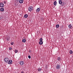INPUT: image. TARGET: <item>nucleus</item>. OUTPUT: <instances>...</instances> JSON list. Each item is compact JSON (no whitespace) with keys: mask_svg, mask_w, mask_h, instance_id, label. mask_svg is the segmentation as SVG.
I'll return each instance as SVG.
<instances>
[{"mask_svg":"<svg viewBox=\"0 0 73 73\" xmlns=\"http://www.w3.org/2000/svg\"><path fill=\"white\" fill-rule=\"evenodd\" d=\"M59 4H62V5L63 6L64 5V2H62V1L61 0H59Z\"/></svg>","mask_w":73,"mask_h":73,"instance_id":"1","label":"nucleus"},{"mask_svg":"<svg viewBox=\"0 0 73 73\" xmlns=\"http://www.w3.org/2000/svg\"><path fill=\"white\" fill-rule=\"evenodd\" d=\"M4 6V3L2 2H1L0 3V7L1 8H3Z\"/></svg>","mask_w":73,"mask_h":73,"instance_id":"2","label":"nucleus"},{"mask_svg":"<svg viewBox=\"0 0 73 73\" xmlns=\"http://www.w3.org/2000/svg\"><path fill=\"white\" fill-rule=\"evenodd\" d=\"M33 10V7L32 6H30L29 8V11L30 12H31L32 10Z\"/></svg>","mask_w":73,"mask_h":73,"instance_id":"3","label":"nucleus"},{"mask_svg":"<svg viewBox=\"0 0 73 73\" xmlns=\"http://www.w3.org/2000/svg\"><path fill=\"white\" fill-rule=\"evenodd\" d=\"M9 60V59L8 58H5L4 59V61L6 62V63H7L8 62V60Z\"/></svg>","mask_w":73,"mask_h":73,"instance_id":"4","label":"nucleus"},{"mask_svg":"<svg viewBox=\"0 0 73 73\" xmlns=\"http://www.w3.org/2000/svg\"><path fill=\"white\" fill-rule=\"evenodd\" d=\"M19 64H20L21 66H22L23 64H24V61H21L19 62Z\"/></svg>","mask_w":73,"mask_h":73,"instance_id":"5","label":"nucleus"},{"mask_svg":"<svg viewBox=\"0 0 73 73\" xmlns=\"http://www.w3.org/2000/svg\"><path fill=\"white\" fill-rule=\"evenodd\" d=\"M8 64H12V60H9L8 61Z\"/></svg>","mask_w":73,"mask_h":73,"instance_id":"6","label":"nucleus"},{"mask_svg":"<svg viewBox=\"0 0 73 73\" xmlns=\"http://www.w3.org/2000/svg\"><path fill=\"white\" fill-rule=\"evenodd\" d=\"M60 67H61V66H60V65L59 64H58L56 66V68L57 69H60Z\"/></svg>","mask_w":73,"mask_h":73,"instance_id":"7","label":"nucleus"},{"mask_svg":"<svg viewBox=\"0 0 73 73\" xmlns=\"http://www.w3.org/2000/svg\"><path fill=\"white\" fill-rule=\"evenodd\" d=\"M19 2L20 4H22L24 2V0H19Z\"/></svg>","mask_w":73,"mask_h":73,"instance_id":"8","label":"nucleus"},{"mask_svg":"<svg viewBox=\"0 0 73 73\" xmlns=\"http://www.w3.org/2000/svg\"><path fill=\"white\" fill-rule=\"evenodd\" d=\"M40 11V8H37L36 10V12H39Z\"/></svg>","mask_w":73,"mask_h":73,"instance_id":"9","label":"nucleus"},{"mask_svg":"<svg viewBox=\"0 0 73 73\" xmlns=\"http://www.w3.org/2000/svg\"><path fill=\"white\" fill-rule=\"evenodd\" d=\"M54 5L55 6L57 5V2L56 1H54Z\"/></svg>","mask_w":73,"mask_h":73,"instance_id":"10","label":"nucleus"},{"mask_svg":"<svg viewBox=\"0 0 73 73\" xmlns=\"http://www.w3.org/2000/svg\"><path fill=\"white\" fill-rule=\"evenodd\" d=\"M39 44L40 45H42L43 44V42L42 41H40L39 42Z\"/></svg>","mask_w":73,"mask_h":73,"instance_id":"11","label":"nucleus"},{"mask_svg":"<svg viewBox=\"0 0 73 73\" xmlns=\"http://www.w3.org/2000/svg\"><path fill=\"white\" fill-rule=\"evenodd\" d=\"M28 16V15L25 14L24 15V17H25V18H27Z\"/></svg>","mask_w":73,"mask_h":73,"instance_id":"12","label":"nucleus"},{"mask_svg":"<svg viewBox=\"0 0 73 73\" xmlns=\"http://www.w3.org/2000/svg\"><path fill=\"white\" fill-rule=\"evenodd\" d=\"M0 10L1 12H3L4 11V9L3 8H1L0 9Z\"/></svg>","mask_w":73,"mask_h":73,"instance_id":"13","label":"nucleus"},{"mask_svg":"<svg viewBox=\"0 0 73 73\" xmlns=\"http://www.w3.org/2000/svg\"><path fill=\"white\" fill-rule=\"evenodd\" d=\"M72 25H71V24H70V25H68V28H69L71 29V28H72Z\"/></svg>","mask_w":73,"mask_h":73,"instance_id":"14","label":"nucleus"},{"mask_svg":"<svg viewBox=\"0 0 73 73\" xmlns=\"http://www.w3.org/2000/svg\"><path fill=\"white\" fill-rule=\"evenodd\" d=\"M57 60L59 61H61V58L58 57L57 58Z\"/></svg>","mask_w":73,"mask_h":73,"instance_id":"15","label":"nucleus"},{"mask_svg":"<svg viewBox=\"0 0 73 73\" xmlns=\"http://www.w3.org/2000/svg\"><path fill=\"white\" fill-rule=\"evenodd\" d=\"M22 42H26V40L24 39H23Z\"/></svg>","mask_w":73,"mask_h":73,"instance_id":"16","label":"nucleus"},{"mask_svg":"<svg viewBox=\"0 0 73 73\" xmlns=\"http://www.w3.org/2000/svg\"><path fill=\"white\" fill-rule=\"evenodd\" d=\"M59 27H60V25H56V28H59Z\"/></svg>","mask_w":73,"mask_h":73,"instance_id":"17","label":"nucleus"},{"mask_svg":"<svg viewBox=\"0 0 73 73\" xmlns=\"http://www.w3.org/2000/svg\"><path fill=\"white\" fill-rule=\"evenodd\" d=\"M70 54H72L73 53V51H72V50H71L70 51Z\"/></svg>","mask_w":73,"mask_h":73,"instance_id":"18","label":"nucleus"},{"mask_svg":"<svg viewBox=\"0 0 73 73\" xmlns=\"http://www.w3.org/2000/svg\"><path fill=\"white\" fill-rule=\"evenodd\" d=\"M38 71L39 72H40V71H41V68H39L38 69Z\"/></svg>","mask_w":73,"mask_h":73,"instance_id":"19","label":"nucleus"},{"mask_svg":"<svg viewBox=\"0 0 73 73\" xmlns=\"http://www.w3.org/2000/svg\"><path fill=\"white\" fill-rule=\"evenodd\" d=\"M40 41H42V38H40Z\"/></svg>","mask_w":73,"mask_h":73,"instance_id":"20","label":"nucleus"},{"mask_svg":"<svg viewBox=\"0 0 73 73\" xmlns=\"http://www.w3.org/2000/svg\"><path fill=\"white\" fill-rule=\"evenodd\" d=\"M15 53H17V52H18V50H15Z\"/></svg>","mask_w":73,"mask_h":73,"instance_id":"21","label":"nucleus"},{"mask_svg":"<svg viewBox=\"0 0 73 73\" xmlns=\"http://www.w3.org/2000/svg\"><path fill=\"white\" fill-rule=\"evenodd\" d=\"M9 50H12V48L10 47L9 48Z\"/></svg>","mask_w":73,"mask_h":73,"instance_id":"22","label":"nucleus"},{"mask_svg":"<svg viewBox=\"0 0 73 73\" xmlns=\"http://www.w3.org/2000/svg\"><path fill=\"white\" fill-rule=\"evenodd\" d=\"M28 58H29V59H30V58H31V56L30 55H29L28 56Z\"/></svg>","mask_w":73,"mask_h":73,"instance_id":"23","label":"nucleus"},{"mask_svg":"<svg viewBox=\"0 0 73 73\" xmlns=\"http://www.w3.org/2000/svg\"><path fill=\"white\" fill-rule=\"evenodd\" d=\"M11 44L12 45H13V42H12L11 43Z\"/></svg>","mask_w":73,"mask_h":73,"instance_id":"24","label":"nucleus"},{"mask_svg":"<svg viewBox=\"0 0 73 73\" xmlns=\"http://www.w3.org/2000/svg\"><path fill=\"white\" fill-rule=\"evenodd\" d=\"M4 4H5V3H6V2H5V1H4Z\"/></svg>","mask_w":73,"mask_h":73,"instance_id":"25","label":"nucleus"},{"mask_svg":"<svg viewBox=\"0 0 73 73\" xmlns=\"http://www.w3.org/2000/svg\"><path fill=\"white\" fill-rule=\"evenodd\" d=\"M16 0V1H17V2H18V1H19V0Z\"/></svg>","mask_w":73,"mask_h":73,"instance_id":"26","label":"nucleus"},{"mask_svg":"<svg viewBox=\"0 0 73 73\" xmlns=\"http://www.w3.org/2000/svg\"><path fill=\"white\" fill-rule=\"evenodd\" d=\"M21 73H24V72L23 71H22Z\"/></svg>","mask_w":73,"mask_h":73,"instance_id":"27","label":"nucleus"}]
</instances>
